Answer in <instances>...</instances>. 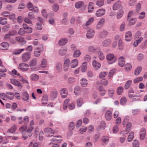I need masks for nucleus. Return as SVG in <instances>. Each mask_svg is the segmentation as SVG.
Instances as JSON below:
<instances>
[{
  "label": "nucleus",
  "mask_w": 147,
  "mask_h": 147,
  "mask_svg": "<svg viewBox=\"0 0 147 147\" xmlns=\"http://www.w3.org/2000/svg\"><path fill=\"white\" fill-rule=\"evenodd\" d=\"M34 125V122L33 120H31L28 128L27 131L29 133L31 132L33 130V126Z\"/></svg>",
  "instance_id": "nucleus-31"
},
{
  "label": "nucleus",
  "mask_w": 147,
  "mask_h": 147,
  "mask_svg": "<svg viewBox=\"0 0 147 147\" xmlns=\"http://www.w3.org/2000/svg\"><path fill=\"white\" fill-rule=\"evenodd\" d=\"M80 84L82 87H85L88 85V80L85 78H82L80 80Z\"/></svg>",
  "instance_id": "nucleus-22"
},
{
  "label": "nucleus",
  "mask_w": 147,
  "mask_h": 147,
  "mask_svg": "<svg viewBox=\"0 0 147 147\" xmlns=\"http://www.w3.org/2000/svg\"><path fill=\"white\" fill-rule=\"evenodd\" d=\"M84 5V2L82 1H78L75 4V7L77 9H79L82 7Z\"/></svg>",
  "instance_id": "nucleus-28"
},
{
  "label": "nucleus",
  "mask_w": 147,
  "mask_h": 147,
  "mask_svg": "<svg viewBox=\"0 0 147 147\" xmlns=\"http://www.w3.org/2000/svg\"><path fill=\"white\" fill-rule=\"evenodd\" d=\"M99 90L101 96H103L105 94L106 91L104 88L102 86H100L99 87Z\"/></svg>",
  "instance_id": "nucleus-39"
},
{
  "label": "nucleus",
  "mask_w": 147,
  "mask_h": 147,
  "mask_svg": "<svg viewBox=\"0 0 147 147\" xmlns=\"http://www.w3.org/2000/svg\"><path fill=\"white\" fill-rule=\"evenodd\" d=\"M1 45L3 48L2 49L3 50L7 49L9 46V44L6 42H2L1 44Z\"/></svg>",
  "instance_id": "nucleus-46"
},
{
  "label": "nucleus",
  "mask_w": 147,
  "mask_h": 147,
  "mask_svg": "<svg viewBox=\"0 0 147 147\" xmlns=\"http://www.w3.org/2000/svg\"><path fill=\"white\" fill-rule=\"evenodd\" d=\"M13 94L11 92H8L6 94V97L10 100L13 99Z\"/></svg>",
  "instance_id": "nucleus-36"
},
{
  "label": "nucleus",
  "mask_w": 147,
  "mask_h": 147,
  "mask_svg": "<svg viewBox=\"0 0 147 147\" xmlns=\"http://www.w3.org/2000/svg\"><path fill=\"white\" fill-rule=\"evenodd\" d=\"M59 9V7L58 5L56 4H54L53 6V10L56 12Z\"/></svg>",
  "instance_id": "nucleus-63"
},
{
  "label": "nucleus",
  "mask_w": 147,
  "mask_h": 147,
  "mask_svg": "<svg viewBox=\"0 0 147 147\" xmlns=\"http://www.w3.org/2000/svg\"><path fill=\"white\" fill-rule=\"evenodd\" d=\"M105 22V20L104 18L100 19L98 22L96 26V28L97 29H99L103 25Z\"/></svg>",
  "instance_id": "nucleus-14"
},
{
  "label": "nucleus",
  "mask_w": 147,
  "mask_h": 147,
  "mask_svg": "<svg viewBox=\"0 0 147 147\" xmlns=\"http://www.w3.org/2000/svg\"><path fill=\"white\" fill-rule=\"evenodd\" d=\"M112 117V112L110 110L107 111L105 114V117L106 119L108 121H110Z\"/></svg>",
  "instance_id": "nucleus-19"
},
{
  "label": "nucleus",
  "mask_w": 147,
  "mask_h": 147,
  "mask_svg": "<svg viewBox=\"0 0 147 147\" xmlns=\"http://www.w3.org/2000/svg\"><path fill=\"white\" fill-rule=\"evenodd\" d=\"M7 70L5 67L0 69V76L4 77L5 76L6 74L3 72H6Z\"/></svg>",
  "instance_id": "nucleus-42"
},
{
  "label": "nucleus",
  "mask_w": 147,
  "mask_h": 147,
  "mask_svg": "<svg viewBox=\"0 0 147 147\" xmlns=\"http://www.w3.org/2000/svg\"><path fill=\"white\" fill-rule=\"evenodd\" d=\"M107 60L109 61L108 63L109 64H112L115 63L117 60L116 57L114 54L112 53L108 54L106 57Z\"/></svg>",
  "instance_id": "nucleus-1"
},
{
  "label": "nucleus",
  "mask_w": 147,
  "mask_h": 147,
  "mask_svg": "<svg viewBox=\"0 0 147 147\" xmlns=\"http://www.w3.org/2000/svg\"><path fill=\"white\" fill-rule=\"evenodd\" d=\"M132 82V81L131 80H129L127 82L125 85V89H127L129 87Z\"/></svg>",
  "instance_id": "nucleus-52"
},
{
  "label": "nucleus",
  "mask_w": 147,
  "mask_h": 147,
  "mask_svg": "<svg viewBox=\"0 0 147 147\" xmlns=\"http://www.w3.org/2000/svg\"><path fill=\"white\" fill-rule=\"evenodd\" d=\"M75 107V102H73L72 103L69 104L68 105L69 109L70 110L74 109Z\"/></svg>",
  "instance_id": "nucleus-57"
},
{
  "label": "nucleus",
  "mask_w": 147,
  "mask_h": 147,
  "mask_svg": "<svg viewBox=\"0 0 147 147\" xmlns=\"http://www.w3.org/2000/svg\"><path fill=\"white\" fill-rule=\"evenodd\" d=\"M121 5V2L118 1L115 3L113 6V9L114 10H116L120 7Z\"/></svg>",
  "instance_id": "nucleus-17"
},
{
  "label": "nucleus",
  "mask_w": 147,
  "mask_h": 147,
  "mask_svg": "<svg viewBox=\"0 0 147 147\" xmlns=\"http://www.w3.org/2000/svg\"><path fill=\"white\" fill-rule=\"evenodd\" d=\"M43 50L42 46H41L40 47H38L35 49L34 51V54L35 56L36 57H39L40 54L41 52Z\"/></svg>",
  "instance_id": "nucleus-10"
},
{
  "label": "nucleus",
  "mask_w": 147,
  "mask_h": 147,
  "mask_svg": "<svg viewBox=\"0 0 147 147\" xmlns=\"http://www.w3.org/2000/svg\"><path fill=\"white\" fill-rule=\"evenodd\" d=\"M132 68L131 64L130 63H127L125 64V70L126 71L130 70Z\"/></svg>",
  "instance_id": "nucleus-60"
},
{
  "label": "nucleus",
  "mask_w": 147,
  "mask_h": 147,
  "mask_svg": "<svg viewBox=\"0 0 147 147\" xmlns=\"http://www.w3.org/2000/svg\"><path fill=\"white\" fill-rule=\"evenodd\" d=\"M47 62L46 59L43 58L41 61L40 64L41 67L42 68H44L47 67Z\"/></svg>",
  "instance_id": "nucleus-38"
},
{
  "label": "nucleus",
  "mask_w": 147,
  "mask_h": 147,
  "mask_svg": "<svg viewBox=\"0 0 147 147\" xmlns=\"http://www.w3.org/2000/svg\"><path fill=\"white\" fill-rule=\"evenodd\" d=\"M24 49H18L15 50L13 52V54L15 55L20 54L23 52Z\"/></svg>",
  "instance_id": "nucleus-50"
},
{
  "label": "nucleus",
  "mask_w": 147,
  "mask_h": 147,
  "mask_svg": "<svg viewBox=\"0 0 147 147\" xmlns=\"http://www.w3.org/2000/svg\"><path fill=\"white\" fill-rule=\"evenodd\" d=\"M131 126L132 123H128L127 124L125 129V131L127 132V134L130 131Z\"/></svg>",
  "instance_id": "nucleus-43"
},
{
  "label": "nucleus",
  "mask_w": 147,
  "mask_h": 147,
  "mask_svg": "<svg viewBox=\"0 0 147 147\" xmlns=\"http://www.w3.org/2000/svg\"><path fill=\"white\" fill-rule=\"evenodd\" d=\"M110 40H107L104 41L102 43V44L103 46L107 47L109 46L110 45Z\"/></svg>",
  "instance_id": "nucleus-47"
},
{
  "label": "nucleus",
  "mask_w": 147,
  "mask_h": 147,
  "mask_svg": "<svg viewBox=\"0 0 147 147\" xmlns=\"http://www.w3.org/2000/svg\"><path fill=\"white\" fill-rule=\"evenodd\" d=\"M67 51L66 48H61L59 50V54L61 56L63 55L66 53Z\"/></svg>",
  "instance_id": "nucleus-26"
},
{
  "label": "nucleus",
  "mask_w": 147,
  "mask_h": 147,
  "mask_svg": "<svg viewBox=\"0 0 147 147\" xmlns=\"http://www.w3.org/2000/svg\"><path fill=\"white\" fill-rule=\"evenodd\" d=\"M39 78V76L35 74H32L30 76V78L31 80L34 81L38 80Z\"/></svg>",
  "instance_id": "nucleus-33"
},
{
  "label": "nucleus",
  "mask_w": 147,
  "mask_h": 147,
  "mask_svg": "<svg viewBox=\"0 0 147 147\" xmlns=\"http://www.w3.org/2000/svg\"><path fill=\"white\" fill-rule=\"evenodd\" d=\"M124 90L123 87L120 86L118 88L117 90V93L118 95H120L122 94Z\"/></svg>",
  "instance_id": "nucleus-48"
},
{
  "label": "nucleus",
  "mask_w": 147,
  "mask_h": 147,
  "mask_svg": "<svg viewBox=\"0 0 147 147\" xmlns=\"http://www.w3.org/2000/svg\"><path fill=\"white\" fill-rule=\"evenodd\" d=\"M105 9L104 8H100L97 10L95 13V15L98 17H101L105 13Z\"/></svg>",
  "instance_id": "nucleus-7"
},
{
  "label": "nucleus",
  "mask_w": 147,
  "mask_h": 147,
  "mask_svg": "<svg viewBox=\"0 0 147 147\" xmlns=\"http://www.w3.org/2000/svg\"><path fill=\"white\" fill-rule=\"evenodd\" d=\"M140 144L139 142L137 140H134L133 142V147H139Z\"/></svg>",
  "instance_id": "nucleus-64"
},
{
  "label": "nucleus",
  "mask_w": 147,
  "mask_h": 147,
  "mask_svg": "<svg viewBox=\"0 0 147 147\" xmlns=\"http://www.w3.org/2000/svg\"><path fill=\"white\" fill-rule=\"evenodd\" d=\"M57 92L56 90L52 91L50 94L52 100H54L57 97Z\"/></svg>",
  "instance_id": "nucleus-32"
},
{
  "label": "nucleus",
  "mask_w": 147,
  "mask_h": 147,
  "mask_svg": "<svg viewBox=\"0 0 147 147\" xmlns=\"http://www.w3.org/2000/svg\"><path fill=\"white\" fill-rule=\"evenodd\" d=\"M146 134V130L145 128H141L140 131V139L142 140L144 139Z\"/></svg>",
  "instance_id": "nucleus-11"
},
{
  "label": "nucleus",
  "mask_w": 147,
  "mask_h": 147,
  "mask_svg": "<svg viewBox=\"0 0 147 147\" xmlns=\"http://www.w3.org/2000/svg\"><path fill=\"white\" fill-rule=\"evenodd\" d=\"M87 68V63L86 62H83L82 66V72H85L86 71Z\"/></svg>",
  "instance_id": "nucleus-49"
},
{
  "label": "nucleus",
  "mask_w": 147,
  "mask_h": 147,
  "mask_svg": "<svg viewBox=\"0 0 147 147\" xmlns=\"http://www.w3.org/2000/svg\"><path fill=\"white\" fill-rule=\"evenodd\" d=\"M45 133L47 137L52 136L55 133V131L51 128H47L44 130Z\"/></svg>",
  "instance_id": "nucleus-4"
},
{
  "label": "nucleus",
  "mask_w": 147,
  "mask_h": 147,
  "mask_svg": "<svg viewBox=\"0 0 147 147\" xmlns=\"http://www.w3.org/2000/svg\"><path fill=\"white\" fill-rule=\"evenodd\" d=\"M70 100V99L69 98H67L64 101L63 106V108L64 110H65L67 109L68 107L67 104Z\"/></svg>",
  "instance_id": "nucleus-30"
},
{
  "label": "nucleus",
  "mask_w": 147,
  "mask_h": 147,
  "mask_svg": "<svg viewBox=\"0 0 147 147\" xmlns=\"http://www.w3.org/2000/svg\"><path fill=\"white\" fill-rule=\"evenodd\" d=\"M134 133L133 131L131 132L129 134L128 138L127 141L130 142L132 141L134 138Z\"/></svg>",
  "instance_id": "nucleus-41"
},
{
  "label": "nucleus",
  "mask_w": 147,
  "mask_h": 147,
  "mask_svg": "<svg viewBox=\"0 0 147 147\" xmlns=\"http://www.w3.org/2000/svg\"><path fill=\"white\" fill-rule=\"evenodd\" d=\"M118 60V65L121 67H123L125 63L124 57H121L119 58Z\"/></svg>",
  "instance_id": "nucleus-23"
},
{
  "label": "nucleus",
  "mask_w": 147,
  "mask_h": 147,
  "mask_svg": "<svg viewBox=\"0 0 147 147\" xmlns=\"http://www.w3.org/2000/svg\"><path fill=\"white\" fill-rule=\"evenodd\" d=\"M62 137L60 135L55 136L52 139V140L55 141L57 143H61L62 141Z\"/></svg>",
  "instance_id": "nucleus-16"
},
{
  "label": "nucleus",
  "mask_w": 147,
  "mask_h": 147,
  "mask_svg": "<svg viewBox=\"0 0 147 147\" xmlns=\"http://www.w3.org/2000/svg\"><path fill=\"white\" fill-rule=\"evenodd\" d=\"M101 140L103 145H106L109 142V138L107 136H104L102 137Z\"/></svg>",
  "instance_id": "nucleus-27"
},
{
  "label": "nucleus",
  "mask_w": 147,
  "mask_h": 147,
  "mask_svg": "<svg viewBox=\"0 0 147 147\" xmlns=\"http://www.w3.org/2000/svg\"><path fill=\"white\" fill-rule=\"evenodd\" d=\"M92 65L93 68L96 69L98 70L101 67L100 64L95 60H94L92 62Z\"/></svg>",
  "instance_id": "nucleus-12"
},
{
  "label": "nucleus",
  "mask_w": 147,
  "mask_h": 147,
  "mask_svg": "<svg viewBox=\"0 0 147 147\" xmlns=\"http://www.w3.org/2000/svg\"><path fill=\"white\" fill-rule=\"evenodd\" d=\"M120 134H122V136L119 137V142L121 143H123L126 139V136L125 132L124 131H122L121 133Z\"/></svg>",
  "instance_id": "nucleus-20"
},
{
  "label": "nucleus",
  "mask_w": 147,
  "mask_h": 147,
  "mask_svg": "<svg viewBox=\"0 0 147 147\" xmlns=\"http://www.w3.org/2000/svg\"><path fill=\"white\" fill-rule=\"evenodd\" d=\"M142 69V68L141 67H138L136 69L134 73V74L136 75H138L140 73Z\"/></svg>",
  "instance_id": "nucleus-51"
},
{
  "label": "nucleus",
  "mask_w": 147,
  "mask_h": 147,
  "mask_svg": "<svg viewBox=\"0 0 147 147\" xmlns=\"http://www.w3.org/2000/svg\"><path fill=\"white\" fill-rule=\"evenodd\" d=\"M99 49V48H95L93 46H90L88 47V51L90 53H95L96 51L98 50Z\"/></svg>",
  "instance_id": "nucleus-25"
},
{
  "label": "nucleus",
  "mask_w": 147,
  "mask_h": 147,
  "mask_svg": "<svg viewBox=\"0 0 147 147\" xmlns=\"http://www.w3.org/2000/svg\"><path fill=\"white\" fill-rule=\"evenodd\" d=\"M94 18H90L86 22V26H87L90 25L94 21Z\"/></svg>",
  "instance_id": "nucleus-58"
},
{
  "label": "nucleus",
  "mask_w": 147,
  "mask_h": 147,
  "mask_svg": "<svg viewBox=\"0 0 147 147\" xmlns=\"http://www.w3.org/2000/svg\"><path fill=\"white\" fill-rule=\"evenodd\" d=\"M70 60L69 59H66L64 61L63 65V69L65 72L67 71L69 69L70 65Z\"/></svg>",
  "instance_id": "nucleus-6"
},
{
  "label": "nucleus",
  "mask_w": 147,
  "mask_h": 147,
  "mask_svg": "<svg viewBox=\"0 0 147 147\" xmlns=\"http://www.w3.org/2000/svg\"><path fill=\"white\" fill-rule=\"evenodd\" d=\"M116 70L115 69H113L111 70L109 73L108 77L109 79H110L115 72Z\"/></svg>",
  "instance_id": "nucleus-55"
},
{
  "label": "nucleus",
  "mask_w": 147,
  "mask_h": 147,
  "mask_svg": "<svg viewBox=\"0 0 147 147\" xmlns=\"http://www.w3.org/2000/svg\"><path fill=\"white\" fill-rule=\"evenodd\" d=\"M142 40V37H140L138 39H136L134 44V46L135 47H137L138 44L140 43Z\"/></svg>",
  "instance_id": "nucleus-37"
},
{
  "label": "nucleus",
  "mask_w": 147,
  "mask_h": 147,
  "mask_svg": "<svg viewBox=\"0 0 147 147\" xmlns=\"http://www.w3.org/2000/svg\"><path fill=\"white\" fill-rule=\"evenodd\" d=\"M67 42V39L65 38H61L59 41L58 44L60 46H63L65 45Z\"/></svg>",
  "instance_id": "nucleus-15"
},
{
  "label": "nucleus",
  "mask_w": 147,
  "mask_h": 147,
  "mask_svg": "<svg viewBox=\"0 0 147 147\" xmlns=\"http://www.w3.org/2000/svg\"><path fill=\"white\" fill-rule=\"evenodd\" d=\"M22 99L26 101H27L29 98V94L26 92L22 93Z\"/></svg>",
  "instance_id": "nucleus-21"
},
{
  "label": "nucleus",
  "mask_w": 147,
  "mask_h": 147,
  "mask_svg": "<svg viewBox=\"0 0 147 147\" xmlns=\"http://www.w3.org/2000/svg\"><path fill=\"white\" fill-rule=\"evenodd\" d=\"M123 14V11L121 9L119 10L117 13V18L119 19L121 18Z\"/></svg>",
  "instance_id": "nucleus-40"
},
{
  "label": "nucleus",
  "mask_w": 147,
  "mask_h": 147,
  "mask_svg": "<svg viewBox=\"0 0 147 147\" xmlns=\"http://www.w3.org/2000/svg\"><path fill=\"white\" fill-rule=\"evenodd\" d=\"M31 57V53H24L22 55V60L23 62H26L30 59Z\"/></svg>",
  "instance_id": "nucleus-5"
},
{
  "label": "nucleus",
  "mask_w": 147,
  "mask_h": 147,
  "mask_svg": "<svg viewBox=\"0 0 147 147\" xmlns=\"http://www.w3.org/2000/svg\"><path fill=\"white\" fill-rule=\"evenodd\" d=\"M143 78L142 77H138L136 78L134 80V83H137L139 82L142 80Z\"/></svg>",
  "instance_id": "nucleus-62"
},
{
  "label": "nucleus",
  "mask_w": 147,
  "mask_h": 147,
  "mask_svg": "<svg viewBox=\"0 0 147 147\" xmlns=\"http://www.w3.org/2000/svg\"><path fill=\"white\" fill-rule=\"evenodd\" d=\"M61 97L63 98L67 97L68 94V92L66 88H63L61 89L60 91Z\"/></svg>",
  "instance_id": "nucleus-9"
},
{
  "label": "nucleus",
  "mask_w": 147,
  "mask_h": 147,
  "mask_svg": "<svg viewBox=\"0 0 147 147\" xmlns=\"http://www.w3.org/2000/svg\"><path fill=\"white\" fill-rule=\"evenodd\" d=\"M104 1L102 0H98L96 3V5L100 7L103 5Z\"/></svg>",
  "instance_id": "nucleus-61"
},
{
  "label": "nucleus",
  "mask_w": 147,
  "mask_h": 147,
  "mask_svg": "<svg viewBox=\"0 0 147 147\" xmlns=\"http://www.w3.org/2000/svg\"><path fill=\"white\" fill-rule=\"evenodd\" d=\"M70 65L71 68H75L76 67L78 64V60L76 59L72 60L70 62Z\"/></svg>",
  "instance_id": "nucleus-13"
},
{
  "label": "nucleus",
  "mask_w": 147,
  "mask_h": 147,
  "mask_svg": "<svg viewBox=\"0 0 147 147\" xmlns=\"http://www.w3.org/2000/svg\"><path fill=\"white\" fill-rule=\"evenodd\" d=\"M62 67V64L61 63H58L57 64L56 67L55 69L56 70H57L58 71L60 72L61 71Z\"/></svg>",
  "instance_id": "nucleus-56"
},
{
  "label": "nucleus",
  "mask_w": 147,
  "mask_h": 147,
  "mask_svg": "<svg viewBox=\"0 0 147 147\" xmlns=\"http://www.w3.org/2000/svg\"><path fill=\"white\" fill-rule=\"evenodd\" d=\"M18 67L21 71L23 72H26L30 69L29 65L24 63H20Z\"/></svg>",
  "instance_id": "nucleus-2"
},
{
  "label": "nucleus",
  "mask_w": 147,
  "mask_h": 147,
  "mask_svg": "<svg viewBox=\"0 0 147 147\" xmlns=\"http://www.w3.org/2000/svg\"><path fill=\"white\" fill-rule=\"evenodd\" d=\"M15 38V40L11 39L10 42L12 44H14L17 41L19 42L20 45H23L26 42L23 37H16Z\"/></svg>",
  "instance_id": "nucleus-3"
},
{
  "label": "nucleus",
  "mask_w": 147,
  "mask_h": 147,
  "mask_svg": "<svg viewBox=\"0 0 147 147\" xmlns=\"http://www.w3.org/2000/svg\"><path fill=\"white\" fill-rule=\"evenodd\" d=\"M127 101L126 98L125 97H123L121 99L120 104L121 105H124L126 104Z\"/></svg>",
  "instance_id": "nucleus-59"
},
{
  "label": "nucleus",
  "mask_w": 147,
  "mask_h": 147,
  "mask_svg": "<svg viewBox=\"0 0 147 147\" xmlns=\"http://www.w3.org/2000/svg\"><path fill=\"white\" fill-rule=\"evenodd\" d=\"M94 34V30L91 29H88L87 31L86 37H92Z\"/></svg>",
  "instance_id": "nucleus-24"
},
{
  "label": "nucleus",
  "mask_w": 147,
  "mask_h": 147,
  "mask_svg": "<svg viewBox=\"0 0 147 147\" xmlns=\"http://www.w3.org/2000/svg\"><path fill=\"white\" fill-rule=\"evenodd\" d=\"M17 127L16 125H14L11 127L8 130V132L11 133H14L16 130Z\"/></svg>",
  "instance_id": "nucleus-45"
},
{
  "label": "nucleus",
  "mask_w": 147,
  "mask_h": 147,
  "mask_svg": "<svg viewBox=\"0 0 147 147\" xmlns=\"http://www.w3.org/2000/svg\"><path fill=\"white\" fill-rule=\"evenodd\" d=\"M76 103L77 106L78 107H81L83 103V100L82 98H78L76 100Z\"/></svg>",
  "instance_id": "nucleus-35"
},
{
  "label": "nucleus",
  "mask_w": 147,
  "mask_h": 147,
  "mask_svg": "<svg viewBox=\"0 0 147 147\" xmlns=\"http://www.w3.org/2000/svg\"><path fill=\"white\" fill-rule=\"evenodd\" d=\"M27 128V125H24L20 127L19 130L21 132L22 134L27 133L28 132L27 131H26Z\"/></svg>",
  "instance_id": "nucleus-29"
},
{
  "label": "nucleus",
  "mask_w": 147,
  "mask_h": 147,
  "mask_svg": "<svg viewBox=\"0 0 147 147\" xmlns=\"http://www.w3.org/2000/svg\"><path fill=\"white\" fill-rule=\"evenodd\" d=\"M17 33L15 31L12 30L9 31L8 33L5 35V37L13 36L16 35Z\"/></svg>",
  "instance_id": "nucleus-34"
},
{
  "label": "nucleus",
  "mask_w": 147,
  "mask_h": 147,
  "mask_svg": "<svg viewBox=\"0 0 147 147\" xmlns=\"http://www.w3.org/2000/svg\"><path fill=\"white\" fill-rule=\"evenodd\" d=\"M107 71H102L101 72L99 75V78H102L105 77L107 74Z\"/></svg>",
  "instance_id": "nucleus-53"
},
{
  "label": "nucleus",
  "mask_w": 147,
  "mask_h": 147,
  "mask_svg": "<svg viewBox=\"0 0 147 147\" xmlns=\"http://www.w3.org/2000/svg\"><path fill=\"white\" fill-rule=\"evenodd\" d=\"M81 53L79 50H76L73 53V56L75 58L79 57L81 55Z\"/></svg>",
  "instance_id": "nucleus-44"
},
{
  "label": "nucleus",
  "mask_w": 147,
  "mask_h": 147,
  "mask_svg": "<svg viewBox=\"0 0 147 147\" xmlns=\"http://www.w3.org/2000/svg\"><path fill=\"white\" fill-rule=\"evenodd\" d=\"M137 19L136 18H133L130 20L129 22V24L130 25H134L136 22Z\"/></svg>",
  "instance_id": "nucleus-54"
},
{
  "label": "nucleus",
  "mask_w": 147,
  "mask_h": 147,
  "mask_svg": "<svg viewBox=\"0 0 147 147\" xmlns=\"http://www.w3.org/2000/svg\"><path fill=\"white\" fill-rule=\"evenodd\" d=\"M98 50L97 53L98 57L100 60H103L105 59V56L100 49H99Z\"/></svg>",
  "instance_id": "nucleus-18"
},
{
  "label": "nucleus",
  "mask_w": 147,
  "mask_h": 147,
  "mask_svg": "<svg viewBox=\"0 0 147 147\" xmlns=\"http://www.w3.org/2000/svg\"><path fill=\"white\" fill-rule=\"evenodd\" d=\"M37 64V61L36 59H32L30 62L29 67H31V69L32 71H34L35 67H34L36 66Z\"/></svg>",
  "instance_id": "nucleus-8"
}]
</instances>
